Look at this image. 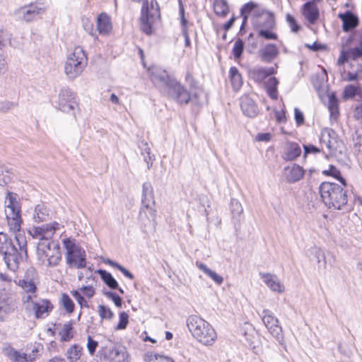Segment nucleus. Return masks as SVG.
<instances>
[{
  "instance_id": "2",
  "label": "nucleus",
  "mask_w": 362,
  "mask_h": 362,
  "mask_svg": "<svg viewBox=\"0 0 362 362\" xmlns=\"http://www.w3.org/2000/svg\"><path fill=\"white\" fill-rule=\"evenodd\" d=\"M319 192L323 203L329 209L341 210L347 204V192L342 185L323 182L319 187Z\"/></svg>"
},
{
  "instance_id": "14",
  "label": "nucleus",
  "mask_w": 362,
  "mask_h": 362,
  "mask_svg": "<svg viewBox=\"0 0 362 362\" xmlns=\"http://www.w3.org/2000/svg\"><path fill=\"white\" fill-rule=\"evenodd\" d=\"M45 7L39 3L30 4L20 8L16 11L19 20L26 22L33 21L37 16L44 13Z\"/></svg>"
},
{
  "instance_id": "37",
  "label": "nucleus",
  "mask_w": 362,
  "mask_h": 362,
  "mask_svg": "<svg viewBox=\"0 0 362 362\" xmlns=\"http://www.w3.org/2000/svg\"><path fill=\"white\" fill-rule=\"evenodd\" d=\"M83 348L78 344L71 345L66 351V356L70 362L77 361L81 356Z\"/></svg>"
},
{
  "instance_id": "48",
  "label": "nucleus",
  "mask_w": 362,
  "mask_h": 362,
  "mask_svg": "<svg viewBox=\"0 0 362 362\" xmlns=\"http://www.w3.org/2000/svg\"><path fill=\"white\" fill-rule=\"evenodd\" d=\"M322 173L324 175L332 176L337 178L340 181V182L341 183L342 185H344V187L346 186V180L341 176L340 171L334 165H330L327 170H325L322 171Z\"/></svg>"
},
{
  "instance_id": "12",
  "label": "nucleus",
  "mask_w": 362,
  "mask_h": 362,
  "mask_svg": "<svg viewBox=\"0 0 362 362\" xmlns=\"http://www.w3.org/2000/svg\"><path fill=\"white\" fill-rule=\"evenodd\" d=\"M245 319L240 318L237 332L245 337L247 346L255 352L259 344V336L253 325L248 321H245Z\"/></svg>"
},
{
  "instance_id": "21",
  "label": "nucleus",
  "mask_w": 362,
  "mask_h": 362,
  "mask_svg": "<svg viewBox=\"0 0 362 362\" xmlns=\"http://www.w3.org/2000/svg\"><path fill=\"white\" fill-rule=\"evenodd\" d=\"M279 54L278 47L272 43L266 44L258 51L260 59L266 63L272 62Z\"/></svg>"
},
{
  "instance_id": "33",
  "label": "nucleus",
  "mask_w": 362,
  "mask_h": 362,
  "mask_svg": "<svg viewBox=\"0 0 362 362\" xmlns=\"http://www.w3.org/2000/svg\"><path fill=\"white\" fill-rule=\"evenodd\" d=\"M146 203H155L153 189L149 182H146L142 186L141 204Z\"/></svg>"
},
{
  "instance_id": "17",
  "label": "nucleus",
  "mask_w": 362,
  "mask_h": 362,
  "mask_svg": "<svg viewBox=\"0 0 362 362\" xmlns=\"http://www.w3.org/2000/svg\"><path fill=\"white\" fill-rule=\"evenodd\" d=\"M151 81L158 87L166 88L170 86V83L174 81V78H170L167 72L156 66H153L148 69Z\"/></svg>"
},
{
  "instance_id": "63",
  "label": "nucleus",
  "mask_w": 362,
  "mask_h": 362,
  "mask_svg": "<svg viewBox=\"0 0 362 362\" xmlns=\"http://www.w3.org/2000/svg\"><path fill=\"white\" fill-rule=\"evenodd\" d=\"M16 103L7 100L0 102V111L7 112L10 110L13 109L16 107Z\"/></svg>"
},
{
  "instance_id": "60",
  "label": "nucleus",
  "mask_w": 362,
  "mask_h": 362,
  "mask_svg": "<svg viewBox=\"0 0 362 362\" xmlns=\"http://www.w3.org/2000/svg\"><path fill=\"white\" fill-rule=\"evenodd\" d=\"M11 281V278L3 273H0V296L5 294V287L4 284H9Z\"/></svg>"
},
{
  "instance_id": "20",
  "label": "nucleus",
  "mask_w": 362,
  "mask_h": 362,
  "mask_svg": "<svg viewBox=\"0 0 362 362\" xmlns=\"http://www.w3.org/2000/svg\"><path fill=\"white\" fill-rule=\"evenodd\" d=\"M68 265L77 269H82L86 266V255L85 250L81 247L70 257H66Z\"/></svg>"
},
{
  "instance_id": "46",
  "label": "nucleus",
  "mask_w": 362,
  "mask_h": 362,
  "mask_svg": "<svg viewBox=\"0 0 362 362\" xmlns=\"http://www.w3.org/2000/svg\"><path fill=\"white\" fill-rule=\"evenodd\" d=\"M230 209L233 218L240 221L243 214V209L240 202L237 199H232L230 201Z\"/></svg>"
},
{
  "instance_id": "40",
  "label": "nucleus",
  "mask_w": 362,
  "mask_h": 362,
  "mask_svg": "<svg viewBox=\"0 0 362 362\" xmlns=\"http://www.w3.org/2000/svg\"><path fill=\"white\" fill-rule=\"evenodd\" d=\"M328 110L332 118H337L339 115L338 99L334 93L328 94Z\"/></svg>"
},
{
  "instance_id": "47",
  "label": "nucleus",
  "mask_w": 362,
  "mask_h": 362,
  "mask_svg": "<svg viewBox=\"0 0 362 362\" xmlns=\"http://www.w3.org/2000/svg\"><path fill=\"white\" fill-rule=\"evenodd\" d=\"M214 8L218 16H224L228 13V6L226 0H215Z\"/></svg>"
},
{
  "instance_id": "59",
  "label": "nucleus",
  "mask_w": 362,
  "mask_h": 362,
  "mask_svg": "<svg viewBox=\"0 0 362 362\" xmlns=\"http://www.w3.org/2000/svg\"><path fill=\"white\" fill-rule=\"evenodd\" d=\"M71 294L81 307L88 306L87 301L85 300L83 295L80 291H71Z\"/></svg>"
},
{
  "instance_id": "35",
  "label": "nucleus",
  "mask_w": 362,
  "mask_h": 362,
  "mask_svg": "<svg viewBox=\"0 0 362 362\" xmlns=\"http://www.w3.org/2000/svg\"><path fill=\"white\" fill-rule=\"evenodd\" d=\"M62 244L66 250V257H70L81 247L74 238H66L62 240Z\"/></svg>"
},
{
  "instance_id": "22",
  "label": "nucleus",
  "mask_w": 362,
  "mask_h": 362,
  "mask_svg": "<svg viewBox=\"0 0 362 362\" xmlns=\"http://www.w3.org/2000/svg\"><path fill=\"white\" fill-rule=\"evenodd\" d=\"M269 333L278 341L283 339L282 327L278 318H261Z\"/></svg>"
},
{
  "instance_id": "45",
  "label": "nucleus",
  "mask_w": 362,
  "mask_h": 362,
  "mask_svg": "<svg viewBox=\"0 0 362 362\" xmlns=\"http://www.w3.org/2000/svg\"><path fill=\"white\" fill-rule=\"evenodd\" d=\"M98 273L100 274V277L103 280L105 284H107L110 288H117L118 284L110 273L102 269L98 270Z\"/></svg>"
},
{
  "instance_id": "31",
  "label": "nucleus",
  "mask_w": 362,
  "mask_h": 362,
  "mask_svg": "<svg viewBox=\"0 0 362 362\" xmlns=\"http://www.w3.org/2000/svg\"><path fill=\"white\" fill-rule=\"evenodd\" d=\"M301 153V149L296 143H289L286 151L283 156V158L286 160H293L298 158Z\"/></svg>"
},
{
  "instance_id": "9",
  "label": "nucleus",
  "mask_w": 362,
  "mask_h": 362,
  "mask_svg": "<svg viewBox=\"0 0 362 362\" xmlns=\"http://www.w3.org/2000/svg\"><path fill=\"white\" fill-rule=\"evenodd\" d=\"M38 284L39 276L33 267L27 269L23 276L17 283L23 291L22 296H31L32 297H37Z\"/></svg>"
},
{
  "instance_id": "36",
  "label": "nucleus",
  "mask_w": 362,
  "mask_h": 362,
  "mask_svg": "<svg viewBox=\"0 0 362 362\" xmlns=\"http://www.w3.org/2000/svg\"><path fill=\"white\" fill-rule=\"evenodd\" d=\"M278 84L279 81L276 77H270L265 83L267 92L273 100H276L278 98Z\"/></svg>"
},
{
  "instance_id": "6",
  "label": "nucleus",
  "mask_w": 362,
  "mask_h": 362,
  "mask_svg": "<svg viewBox=\"0 0 362 362\" xmlns=\"http://www.w3.org/2000/svg\"><path fill=\"white\" fill-rule=\"evenodd\" d=\"M37 255L39 260L46 266L56 267L62 260L60 245L55 241H40L37 247Z\"/></svg>"
},
{
  "instance_id": "11",
  "label": "nucleus",
  "mask_w": 362,
  "mask_h": 362,
  "mask_svg": "<svg viewBox=\"0 0 362 362\" xmlns=\"http://www.w3.org/2000/svg\"><path fill=\"white\" fill-rule=\"evenodd\" d=\"M98 354L101 360H110L113 362H129V354L127 348L119 343H115L112 347L102 346Z\"/></svg>"
},
{
  "instance_id": "38",
  "label": "nucleus",
  "mask_w": 362,
  "mask_h": 362,
  "mask_svg": "<svg viewBox=\"0 0 362 362\" xmlns=\"http://www.w3.org/2000/svg\"><path fill=\"white\" fill-rule=\"evenodd\" d=\"M73 331L74 327L72 321H69V322L65 323L62 329L59 332L60 341L63 342L70 341L74 337Z\"/></svg>"
},
{
  "instance_id": "62",
  "label": "nucleus",
  "mask_w": 362,
  "mask_h": 362,
  "mask_svg": "<svg viewBox=\"0 0 362 362\" xmlns=\"http://www.w3.org/2000/svg\"><path fill=\"white\" fill-rule=\"evenodd\" d=\"M80 291L82 293L83 296L88 298H92L95 294V289L92 286H83L80 288Z\"/></svg>"
},
{
  "instance_id": "41",
  "label": "nucleus",
  "mask_w": 362,
  "mask_h": 362,
  "mask_svg": "<svg viewBox=\"0 0 362 362\" xmlns=\"http://www.w3.org/2000/svg\"><path fill=\"white\" fill-rule=\"evenodd\" d=\"M230 78L235 90H238L240 88L243 84L242 76L239 73L238 69L233 66L229 71Z\"/></svg>"
},
{
  "instance_id": "27",
  "label": "nucleus",
  "mask_w": 362,
  "mask_h": 362,
  "mask_svg": "<svg viewBox=\"0 0 362 362\" xmlns=\"http://www.w3.org/2000/svg\"><path fill=\"white\" fill-rule=\"evenodd\" d=\"M155 203L142 204L139 211V220L145 223L146 220L154 222L156 218V210L154 208Z\"/></svg>"
},
{
  "instance_id": "29",
  "label": "nucleus",
  "mask_w": 362,
  "mask_h": 362,
  "mask_svg": "<svg viewBox=\"0 0 362 362\" xmlns=\"http://www.w3.org/2000/svg\"><path fill=\"white\" fill-rule=\"evenodd\" d=\"M243 114L249 117H255L258 114V108L255 101L249 97L242 98L240 103Z\"/></svg>"
},
{
  "instance_id": "44",
  "label": "nucleus",
  "mask_w": 362,
  "mask_h": 362,
  "mask_svg": "<svg viewBox=\"0 0 362 362\" xmlns=\"http://www.w3.org/2000/svg\"><path fill=\"white\" fill-rule=\"evenodd\" d=\"M4 354L12 359L14 362H18L22 359H25L27 354H21L18 351L10 346L8 348L4 349Z\"/></svg>"
},
{
  "instance_id": "56",
  "label": "nucleus",
  "mask_w": 362,
  "mask_h": 362,
  "mask_svg": "<svg viewBox=\"0 0 362 362\" xmlns=\"http://www.w3.org/2000/svg\"><path fill=\"white\" fill-rule=\"evenodd\" d=\"M98 346V342L96 340H95L91 336H88L87 341V349L90 356H93L95 354Z\"/></svg>"
},
{
  "instance_id": "10",
  "label": "nucleus",
  "mask_w": 362,
  "mask_h": 362,
  "mask_svg": "<svg viewBox=\"0 0 362 362\" xmlns=\"http://www.w3.org/2000/svg\"><path fill=\"white\" fill-rule=\"evenodd\" d=\"M160 11L159 7L157 2H151V8H149L148 3L147 1L144 2L141 20V29L147 35H150L152 33V25L153 23L156 16L159 17Z\"/></svg>"
},
{
  "instance_id": "30",
  "label": "nucleus",
  "mask_w": 362,
  "mask_h": 362,
  "mask_svg": "<svg viewBox=\"0 0 362 362\" xmlns=\"http://www.w3.org/2000/svg\"><path fill=\"white\" fill-rule=\"evenodd\" d=\"M338 17L343 22L342 28L343 30L345 32L351 30L358 25L357 18L351 11H346L344 13H339Z\"/></svg>"
},
{
  "instance_id": "3",
  "label": "nucleus",
  "mask_w": 362,
  "mask_h": 362,
  "mask_svg": "<svg viewBox=\"0 0 362 362\" xmlns=\"http://www.w3.org/2000/svg\"><path fill=\"white\" fill-rule=\"evenodd\" d=\"M4 207L9 230L13 233L20 231L23 220L18 195L12 192H7L4 197Z\"/></svg>"
},
{
  "instance_id": "7",
  "label": "nucleus",
  "mask_w": 362,
  "mask_h": 362,
  "mask_svg": "<svg viewBox=\"0 0 362 362\" xmlns=\"http://www.w3.org/2000/svg\"><path fill=\"white\" fill-rule=\"evenodd\" d=\"M87 64V58L81 47H76L68 56L64 64V72L70 79L81 74Z\"/></svg>"
},
{
  "instance_id": "43",
  "label": "nucleus",
  "mask_w": 362,
  "mask_h": 362,
  "mask_svg": "<svg viewBox=\"0 0 362 362\" xmlns=\"http://www.w3.org/2000/svg\"><path fill=\"white\" fill-rule=\"evenodd\" d=\"M257 26V28H274L275 21L274 16L271 13H268L265 16H262Z\"/></svg>"
},
{
  "instance_id": "8",
  "label": "nucleus",
  "mask_w": 362,
  "mask_h": 362,
  "mask_svg": "<svg viewBox=\"0 0 362 362\" xmlns=\"http://www.w3.org/2000/svg\"><path fill=\"white\" fill-rule=\"evenodd\" d=\"M22 302L25 310L33 311L35 317L49 315L54 308L51 301L46 298L36 299V297L31 296H22Z\"/></svg>"
},
{
  "instance_id": "58",
  "label": "nucleus",
  "mask_w": 362,
  "mask_h": 362,
  "mask_svg": "<svg viewBox=\"0 0 362 362\" xmlns=\"http://www.w3.org/2000/svg\"><path fill=\"white\" fill-rule=\"evenodd\" d=\"M354 149L356 152L362 155V134L356 133L354 138Z\"/></svg>"
},
{
  "instance_id": "34",
  "label": "nucleus",
  "mask_w": 362,
  "mask_h": 362,
  "mask_svg": "<svg viewBox=\"0 0 362 362\" xmlns=\"http://www.w3.org/2000/svg\"><path fill=\"white\" fill-rule=\"evenodd\" d=\"M49 210L45 204H37L34 210L33 219L36 222H42L49 217Z\"/></svg>"
},
{
  "instance_id": "39",
  "label": "nucleus",
  "mask_w": 362,
  "mask_h": 362,
  "mask_svg": "<svg viewBox=\"0 0 362 362\" xmlns=\"http://www.w3.org/2000/svg\"><path fill=\"white\" fill-rule=\"evenodd\" d=\"M356 95H359L362 98V89L359 86L348 85L345 86L343 91L344 99H352Z\"/></svg>"
},
{
  "instance_id": "1",
  "label": "nucleus",
  "mask_w": 362,
  "mask_h": 362,
  "mask_svg": "<svg viewBox=\"0 0 362 362\" xmlns=\"http://www.w3.org/2000/svg\"><path fill=\"white\" fill-rule=\"evenodd\" d=\"M0 255L8 269L15 272L19 266L20 260L26 259L27 241L21 234L16 235L13 240L6 233H0Z\"/></svg>"
},
{
  "instance_id": "4",
  "label": "nucleus",
  "mask_w": 362,
  "mask_h": 362,
  "mask_svg": "<svg viewBox=\"0 0 362 362\" xmlns=\"http://www.w3.org/2000/svg\"><path fill=\"white\" fill-rule=\"evenodd\" d=\"M187 325L194 337L204 345H211L216 339L213 327L204 318H187Z\"/></svg>"
},
{
  "instance_id": "49",
  "label": "nucleus",
  "mask_w": 362,
  "mask_h": 362,
  "mask_svg": "<svg viewBox=\"0 0 362 362\" xmlns=\"http://www.w3.org/2000/svg\"><path fill=\"white\" fill-rule=\"evenodd\" d=\"M274 28H257V36L264 38L267 40H277L278 36L274 33L272 30Z\"/></svg>"
},
{
  "instance_id": "23",
  "label": "nucleus",
  "mask_w": 362,
  "mask_h": 362,
  "mask_svg": "<svg viewBox=\"0 0 362 362\" xmlns=\"http://www.w3.org/2000/svg\"><path fill=\"white\" fill-rule=\"evenodd\" d=\"M306 256L310 261H316L319 269L326 268V258L323 250L317 247H312L306 251Z\"/></svg>"
},
{
  "instance_id": "26",
  "label": "nucleus",
  "mask_w": 362,
  "mask_h": 362,
  "mask_svg": "<svg viewBox=\"0 0 362 362\" xmlns=\"http://www.w3.org/2000/svg\"><path fill=\"white\" fill-rule=\"evenodd\" d=\"M274 73L273 68L266 69L260 66L251 68L248 71L250 78L257 83H262L267 77L272 75Z\"/></svg>"
},
{
  "instance_id": "5",
  "label": "nucleus",
  "mask_w": 362,
  "mask_h": 362,
  "mask_svg": "<svg viewBox=\"0 0 362 362\" xmlns=\"http://www.w3.org/2000/svg\"><path fill=\"white\" fill-rule=\"evenodd\" d=\"M189 79L191 80L190 92L175 79L174 81L170 83V86L168 88V96L180 105L187 104L192 100H197L199 94L197 91L196 83L194 81L192 76L188 74L186 76V80L189 81Z\"/></svg>"
},
{
  "instance_id": "64",
  "label": "nucleus",
  "mask_w": 362,
  "mask_h": 362,
  "mask_svg": "<svg viewBox=\"0 0 362 362\" xmlns=\"http://www.w3.org/2000/svg\"><path fill=\"white\" fill-rule=\"evenodd\" d=\"M144 146L145 147L143 150L145 151L146 155H144V158L145 162L147 164L148 169H150V168L151 167L152 163H153L152 158H151V152H150V148L146 143L144 144Z\"/></svg>"
},
{
  "instance_id": "32",
  "label": "nucleus",
  "mask_w": 362,
  "mask_h": 362,
  "mask_svg": "<svg viewBox=\"0 0 362 362\" xmlns=\"http://www.w3.org/2000/svg\"><path fill=\"white\" fill-rule=\"evenodd\" d=\"M196 266L199 270L210 277L218 285H221L223 282V278L221 276L218 275L214 271L208 268L207 266L204 263L197 262Z\"/></svg>"
},
{
  "instance_id": "42",
  "label": "nucleus",
  "mask_w": 362,
  "mask_h": 362,
  "mask_svg": "<svg viewBox=\"0 0 362 362\" xmlns=\"http://www.w3.org/2000/svg\"><path fill=\"white\" fill-rule=\"evenodd\" d=\"M144 360L146 362H175L171 357L150 352H147L145 354Z\"/></svg>"
},
{
  "instance_id": "61",
  "label": "nucleus",
  "mask_w": 362,
  "mask_h": 362,
  "mask_svg": "<svg viewBox=\"0 0 362 362\" xmlns=\"http://www.w3.org/2000/svg\"><path fill=\"white\" fill-rule=\"evenodd\" d=\"M286 21L293 32L296 33L300 30V27L298 25L296 19L291 15H286Z\"/></svg>"
},
{
  "instance_id": "18",
  "label": "nucleus",
  "mask_w": 362,
  "mask_h": 362,
  "mask_svg": "<svg viewBox=\"0 0 362 362\" xmlns=\"http://www.w3.org/2000/svg\"><path fill=\"white\" fill-rule=\"evenodd\" d=\"M302 167L295 163L288 165L284 169V175L288 182L293 183L301 180L304 175Z\"/></svg>"
},
{
  "instance_id": "19",
  "label": "nucleus",
  "mask_w": 362,
  "mask_h": 362,
  "mask_svg": "<svg viewBox=\"0 0 362 362\" xmlns=\"http://www.w3.org/2000/svg\"><path fill=\"white\" fill-rule=\"evenodd\" d=\"M264 284L274 292L281 293L284 291V286L281 284L278 277L270 273H259Z\"/></svg>"
},
{
  "instance_id": "52",
  "label": "nucleus",
  "mask_w": 362,
  "mask_h": 362,
  "mask_svg": "<svg viewBox=\"0 0 362 362\" xmlns=\"http://www.w3.org/2000/svg\"><path fill=\"white\" fill-rule=\"evenodd\" d=\"M349 59L356 60L362 57V43L354 48L346 49Z\"/></svg>"
},
{
  "instance_id": "51",
  "label": "nucleus",
  "mask_w": 362,
  "mask_h": 362,
  "mask_svg": "<svg viewBox=\"0 0 362 362\" xmlns=\"http://www.w3.org/2000/svg\"><path fill=\"white\" fill-rule=\"evenodd\" d=\"M243 49H244L243 41L241 39H238L235 42V43L233 45V54L234 58L235 59L240 58V57L243 54Z\"/></svg>"
},
{
  "instance_id": "13",
  "label": "nucleus",
  "mask_w": 362,
  "mask_h": 362,
  "mask_svg": "<svg viewBox=\"0 0 362 362\" xmlns=\"http://www.w3.org/2000/svg\"><path fill=\"white\" fill-rule=\"evenodd\" d=\"M320 142L322 151H324L323 145H325L328 151L327 153L330 155L341 151L342 141L339 140L337 133L332 129L325 128L321 131Z\"/></svg>"
},
{
  "instance_id": "16",
  "label": "nucleus",
  "mask_w": 362,
  "mask_h": 362,
  "mask_svg": "<svg viewBox=\"0 0 362 362\" xmlns=\"http://www.w3.org/2000/svg\"><path fill=\"white\" fill-rule=\"evenodd\" d=\"M62 227L63 226L57 221L44 224L33 229V235L40 241H49V240L53 237L56 231L60 230Z\"/></svg>"
},
{
  "instance_id": "25",
  "label": "nucleus",
  "mask_w": 362,
  "mask_h": 362,
  "mask_svg": "<svg viewBox=\"0 0 362 362\" xmlns=\"http://www.w3.org/2000/svg\"><path fill=\"white\" fill-rule=\"evenodd\" d=\"M112 30L111 18L105 13H100L97 18V30L102 35H109Z\"/></svg>"
},
{
  "instance_id": "53",
  "label": "nucleus",
  "mask_w": 362,
  "mask_h": 362,
  "mask_svg": "<svg viewBox=\"0 0 362 362\" xmlns=\"http://www.w3.org/2000/svg\"><path fill=\"white\" fill-rule=\"evenodd\" d=\"M257 7V4L253 1H250L245 4L241 8V14L244 18V21H246L247 16L250 12Z\"/></svg>"
},
{
  "instance_id": "57",
  "label": "nucleus",
  "mask_w": 362,
  "mask_h": 362,
  "mask_svg": "<svg viewBox=\"0 0 362 362\" xmlns=\"http://www.w3.org/2000/svg\"><path fill=\"white\" fill-rule=\"evenodd\" d=\"M82 25L84 28V30L89 33L91 35H94L95 31H94V26L93 23L90 21L88 18H82Z\"/></svg>"
},
{
  "instance_id": "55",
  "label": "nucleus",
  "mask_w": 362,
  "mask_h": 362,
  "mask_svg": "<svg viewBox=\"0 0 362 362\" xmlns=\"http://www.w3.org/2000/svg\"><path fill=\"white\" fill-rule=\"evenodd\" d=\"M108 264L112 266V267H115L119 271H120L126 277L133 279L134 275L128 271L126 268L120 265L119 264L112 261V260H108Z\"/></svg>"
},
{
  "instance_id": "54",
  "label": "nucleus",
  "mask_w": 362,
  "mask_h": 362,
  "mask_svg": "<svg viewBox=\"0 0 362 362\" xmlns=\"http://www.w3.org/2000/svg\"><path fill=\"white\" fill-rule=\"evenodd\" d=\"M338 350L339 353L346 358H350L352 355V351L350 346L344 342H340L338 344Z\"/></svg>"
},
{
  "instance_id": "15",
  "label": "nucleus",
  "mask_w": 362,
  "mask_h": 362,
  "mask_svg": "<svg viewBox=\"0 0 362 362\" xmlns=\"http://www.w3.org/2000/svg\"><path fill=\"white\" fill-rule=\"evenodd\" d=\"M77 107L75 94L68 88H63L59 93V108L64 112H70Z\"/></svg>"
},
{
  "instance_id": "50",
  "label": "nucleus",
  "mask_w": 362,
  "mask_h": 362,
  "mask_svg": "<svg viewBox=\"0 0 362 362\" xmlns=\"http://www.w3.org/2000/svg\"><path fill=\"white\" fill-rule=\"evenodd\" d=\"M61 303L68 314H70L74 311V303L67 294L63 293L62 295Z\"/></svg>"
},
{
  "instance_id": "28",
  "label": "nucleus",
  "mask_w": 362,
  "mask_h": 362,
  "mask_svg": "<svg viewBox=\"0 0 362 362\" xmlns=\"http://www.w3.org/2000/svg\"><path fill=\"white\" fill-rule=\"evenodd\" d=\"M303 15L310 23H315L319 18V11L313 1H308L303 6Z\"/></svg>"
},
{
  "instance_id": "24",
  "label": "nucleus",
  "mask_w": 362,
  "mask_h": 362,
  "mask_svg": "<svg viewBox=\"0 0 362 362\" xmlns=\"http://www.w3.org/2000/svg\"><path fill=\"white\" fill-rule=\"evenodd\" d=\"M8 37V33L4 28L0 27V75L4 74L8 67V57L3 47L5 40Z\"/></svg>"
}]
</instances>
